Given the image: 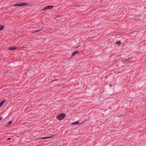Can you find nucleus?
Returning a JSON list of instances; mask_svg holds the SVG:
<instances>
[{"instance_id": "obj_1", "label": "nucleus", "mask_w": 146, "mask_h": 146, "mask_svg": "<svg viewBox=\"0 0 146 146\" xmlns=\"http://www.w3.org/2000/svg\"><path fill=\"white\" fill-rule=\"evenodd\" d=\"M66 114L64 113H62L58 114L56 117L57 119L59 120H61L64 119L66 117Z\"/></svg>"}, {"instance_id": "obj_2", "label": "nucleus", "mask_w": 146, "mask_h": 146, "mask_svg": "<svg viewBox=\"0 0 146 146\" xmlns=\"http://www.w3.org/2000/svg\"><path fill=\"white\" fill-rule=\"evenodd\" d=\"M54 7V6L52 5H48L42 9V11H45L47 10L51 9Z\"/></svg>"}, {"instance_id": "obj_3", "label": "nucleus", "mask_w": 146, "mask_h": 146, "mask_svg": "<svg viewBox=\"0 0 146 146\" xmlns=\"http://www.w3.org/2000/svg\"><path fill=\"white\" fill-rule=\"evenodd\" d=\"M28 4L27 3H23L19 4H15L13 6H20L22 7Z\"/></svg>"}, {"instance_id": "obj_4", "label": "nucleus", "mask_w": 146, "mask_h": 146, "mask_svg": "<svg viewBox=\"0 0 146 146\" xmlns=\"http://www.w3.org/2000/svg\"><path fill=\"white\" fill-rule=\"evenodd\" d=\"M54 135H52V136H48L46 137H42L41 138L42 139H48L49 138H52L54 137Z\"/></svg>"}, {"instance_id": "obj_5", "label": "nucleus", "mask_w": 146, "mask_h": 146, "mask_svg": "<svg viewBox=\"0 0 146 146\" xmlns=\"http://www.w3.org/2000/svg\"><path fill=\"white\" fill-rule=\"evenodd\" d=\"M17 48V47H14L13 46H11L8 48L9 50H14Z\"/></svg>"}, {"instance_id": "obj_6", "label": "nucleus", "mask_w": 146, "mask_h": 146, "mask_svg": "<svg viewBox=\"0 0 146 146\" xmlns=\"http://www.w3.org/2000/svg\"><path fill=\"white\" fill-rule=\"evenodd\" d=\"M12 121H11L8 122L6 125V126L7 127H9L12 124Z\"/></svg>"}, {"instance_id": "obj_7", "label": "nucleus", "mask_w": 146, "mask_h": 146, "mask_svg": "<svg viewBox=\"0 0 146 146\" xmlns=\"http://www.w3.org/2000/svg\"><path fill=\"white\" fill-rule=\"evenodd\" d=\"M78 51H75L73 52L72 54V56H75V55L77 54L78 53Z\"/></svg>"}, {"instance_id": "obj_8", "label": "nucleus", "mask_w": 146, "mask_h": 146, "mask_svg": "<svg viewBox=\"0 0 146 146\" xmlns=\"http://www.w3.org/2000/svg\"><path fill=\"white\" fill-rule=\"evenodd\" d=\"M5 101H6L5 100H3L2 101H1L0 103V108L2 106V105H3L4 103L5 102Z\"/></svg>"}, {"instance_id": "obj_9", "label": "nucleus", "mask_w": 146, "mask_h": 146, "mask_svg": "<svg viewBox=\"0 0 146 146\" xmlns=\"http://www.w3.org/2000/svg\"><path fill=\"white\" fill-rule=\"evenodd\" d=\"M79 123V122L78 121H76L75 122H73V123H72V125H78V124Z\"/></svg>"}, {"instance_id": "obj_10", "label": "nucleus", "mask_w": 146, "mask_h": 146, "mask_svg": "<svg viewBox=\"0 0 146 146\" xmlns=\"http://www.w3.org/2000/svg\"><path fill=\"white\" fill-rule=\"evenodd\" d=\"M131 58H129L127 59H125L124 60H121V61L123 62H125L126 61H128L130 59H131Z\"/></svg>"}, {"instance_id": "obj_11", "label": "nucleus", "mask_w": 146, "mask_h": 146, "mask_svg": "<svg viewBox=\"0 0 146 146\" xmlns=\"http://www.w3.org/2000/svg\"><path fill=\"white\" fill-rule=\"evenodd\" d=\"M4 28V26L2 25H0V31L2 30Z\"/></svg>"}, {"instance_id": "obj_12", "label": "nucleus", "mask_w": 146, "mask_h": 146, "mask_svg": "<svg viewBox=\"0 0 146 146\" xmlns=\"http://www.w3.org/2000/svg\"><path fill=\"white\" fill-rule=\"evenodd\" d=\"M116 44L118 46H119L121 43V42L119 40L116 42Z\"/></svg>"}, {"instance_id": "obj_13", "label": "nucleus", "mask_w": 146, "mask_h": 146, "mask_svg": "<svg viewBox=\"0 0 146 146\" xmlns=\"http://www.w3.org/2000/svg\"><path fill=\"white\" fill-rule=\"evenodd\" d=\"M40 30H36V31H34V32L35 33L37 32H38Z\"/></svg>"}, {"instance_id": "obj_14", "label": "nucleus", "mask_w": 146, "mask_h": 146, "mask_svg": "<svg viewBox=\"0 0 146 146\" xmlns=\"http://www.w3.org/2000/svg\"><path fill=\"white\" fill-rule=\"evenodd\" d=\"M10 139H11V138H8L7 139V140H10Z\"/></svg>"}, {"instance_id": "obj_15", "label": "nucleus", "mask_w": 146, "mask_h": 146, "mask_svg": "<svg viewBox=\"0 0 146 146\" xmlns=\"http://www.w3.org/2000/svg\"><path fill=\"white\" fill-rule=\"evenodd\" d=\"M2 119V118L1 117H0V121Z\"/></svg>"}]
</instances>
